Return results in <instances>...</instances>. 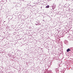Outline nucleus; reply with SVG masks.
I'll list each match as a JSON object with an SVG mask.
<instances>
[{"instance_id": "11", "label": "nucleus", "mask_w": 73, "mask_h": 73, "mask_svg": "<svg viewBox=\"0 0 73 73\" xmlns=\"http://www.w3.org/2000/svg\"><path fill=\"white\" fill-rule=\"evenodd\" d=\"M41 8H42V7H41Z\"/></svg>"}, {"instance_id": "7", "label": "nucleus", "mask_w": 73, "mask_h": 73, "mask_svg": "<svg viewBox=\"0 0 73 73\" xmlns=\"http://www.w3.org/2000/svg\"><path fill=\"white\" fill-rule=\"evenodd\" d=\"M36 24V25H38V24Z\"/></svg>"}, {"instance_id": "4", "label": "nucleus", "mask_w": 73, "mask_h": 73, "mask_svg": "<svg viewBox=\"0 0 73 73\" xmlns=\"http://www.w3.org/2000/svg\"><path fill=\"white\" fill-rule=\"evenodd\" d=\"M70 50H71L70 49L68 48L67 50V52H69V51H70Z\"/></svg>"}, {"instance_id": "3", "label": "nucleus", "mask_w": 73, "mask_h": 73, "mask_svg": "<svg viewBox=\"0 0 73 73\" xmlns=\"http://www.w3.org/2000/svg\"><path fill=\"white\" fill-rule=\"evenodd\" d=\"M64 42L65 44H68V41L66 40H65L64 41Z\"/></svg>"}, {"instance_id": "1", "label": "nucleus", "mask_w": 73, "mask_h": 73, "mask_svg": "<svg viewBox=\"0 0 73 73\" xmlns=\"http://www.w3.org/2000/svg\"><path fill=\"white\" fill-rule=\"evenodd\" d=\"M68 38L69 40L71 41V40H73V36L72 35L70 34L68 35Z\"/></svg>"}, {"instance_id": "5", "label": "nucleus", "mask_w": 73, "mask_h": 73, "mask_svg": "<svg viewBox=\"0 0 73 73\" xmlns=\"http://www.w3.org/2000/svg\"><path fill=\"white\" fill-rule=\"evenodd\" d=\"M34 1L35 2V3H34V4H37V0H34Z\"/></svg>"}, {"instance_id": "10", "label": "nucleus", "mask_w": 73, "mask_h": 73, "mask_svg": "<svg viewBox=\"0 0 73 73\" xmlns=\"http://www.w3.org/2000/svg\"><path fill=\"white\" fill-rule=\"evenodd\" d=\"M4 22H5V21H4Z\"/></svg>"}, {"instance_id": "8", "label": "nucleus", "mask_w": 73, "mask_h": 73, "mask_svg": "<svg viewBox=\"0 0 73 73\" xmlns=\"http://www.w3.org/2000/svg\"><path fill=\"white\" fill-rule=\"evenodd\" d=\"M37 23H39V21H38V22H37Z\"/></svg>"}, {"instance_id": "9", "label": "nucleus", "mask_w": 73, "mask_h": 73, "mask_svg": "<svg viewBox=\"0 0 73 73\" xmlns=\"http://www.w3.org/2000/svg\"><path fill=\"white\" fill-rule=\"evenodd\" d=\"M57 69V68H56V70Z\"/></svg>"}, {"instance_id": "2", "label": "nucleus", "mask_w": 73, "mask_h": 73, "mask_svg": "<svg viewBox=\"0 0 73 73\" xmlns=\"http://www.w3.org/2000/svg\"><path fill=\"white\" fill-rule=\"evenodd\" d=\"M56 7V4H53V6H52V8L53 9H54Z\"/></svg>"}, {"instance_id": "6", "label": "nucleus", "mask_w": 73, "mask_h": 73, "mask_svg": "<svg viewBox=\"0 0 73 73\" xmlns=\"http://www.w3.org/2000/svg\"><path fill=\"white\" fill-rule=\"evenodd\" d=\"M45 8H49V5H47L46 7H45Z\"/></svg>"}]
</instances>
